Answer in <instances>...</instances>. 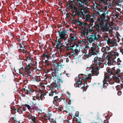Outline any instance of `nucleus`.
Wrapping results in <instances>:
<instances>
[{
	"mask_svg": "<svg viewBox=\"0 0 123 123\" xmlns=\"http://www.w3.org/2000/svg\"><path fill=\"white\" fill-rule=\"evenodd\" d=\"M117 62L118 63H120L121 62V61L119 58H118L117 60Z\"/></svg>",
	"mask_w": 123,
	"mask_h": 123,
	"instance_id": "c03bdc74",
	"label": "nucleus"
},
{
	"mask_svg": "<svg viewBox=\"0 0 123 123\" xmlns=\"http://www.w3.org/2000/svg\"><path fill=\"white\" fill-rule=\"evenodd\" d=\"M56 100L57 102H61L62 100H63V101H64V99L63 98L61 99V98H58V97L57 98H56Z\"/></svg>",
	"mask_w": 123,
	"mask_h": 123,
	"instance_id": "7c9ffc66",
	"label": "nucleus"
},
{
	"mask_svg": "<svg viewBox=\"0 0 123 123\" xmlns=\"http://www.w3.org/2000/svg\"><path fill=\"white\" fill-rule=\"evenodd\" d=\"M32 108L34 110H38V108L37 107H36V106H31Z\"/></svg>",
	"mask_w": 123,
	"mask_h": 123,
	"instance_id": "4c0bfd02",
	"label": "nucleus"
},
{
	"mask_svg": "<svg viewBox=\"0 0 123 123\" xmlns=\"http://www.w3.org/2000/svg\"><path fill=\"white\" fill-rule=\"evenodd\" d=\"M34 105H36V103H35V104H34Z\"/></svg>",
	"mask_w": 123,
	"mask_h": 123,
	"instance_id": "69168bd1",
	"label": "nucleus"
},
{
	"mask_svg": "<svg viewBox=\"0 0 123 123\" xmlns=\"http://www.w3.org/2000/svg\"><path fill=\"white\" fill-rule=\"evenodd\" d=\"M46 57H48V56L47 55H46V56H45Z\"/></svg>",
	"mask_w": 123,
	"mask_h": 123,
	"instance_id": "e2e57ef3",
	"label": "nucleus"
},
{
	"mask_svg": "<svg viewBox=\"0 0 123 123\" xmlns=\"http://www.w3.org/2000/svg\"><path fill=\"white\" fill-rule=\"evenodd\" d=\"M119 13L117 12H116V13H115V15L117 17H118L119 15Z\"/></svg>",
	"mask_w": 123,
	"mask_h": 123,
	"instance_id": "a18cd8bd",
	"label": "nucleus"
},
{
	"mask_svg": "<svg viewBox=\"0 0 123 123\" xmlns=\"http://www.w3.org/2000/svg\"><path fill=\"white\" fill-rule=\"evenodd\" d=\"M91 47L93 48H96V45L95 44L93 43H92V46Z\"/></svg>",
	"mask_w": 123,
	"mask_h": 123,
	"instance_id": "a19ab883",
	"label": "nucleus"
},
{
	"mask_svg": "<svg viewBox=\"0 0 123 123\" xmlns=\"http://www.w3.org/2000/svg\"><path fill=\"white\" fill-rule=\"evenodd\" d=\"M62 108V107H59V110L60 111H61L62 110H61V109Z\"/></svg>",
	"mask_w": 123,
	"mask_h": 123,
	"instance_id": "bf43d9fd",
	"label": "nucleus"
},
{
	"mask_svg": "<svg viewBox=\"0 0 123 123\" xmlns=\"http://www.w3.org/2000/svg\"><path fill=\"white\" fill-rule=\"evenodd\" d=\"M15 110L17 112H18L20 113V111L19 110V108L18 109H15Z\"/></svg>",
	"mask_w": 123,
	"mask_h": 123,
	"instance_id": "864d4df0",
	"label": "nucleus"
},
{
	"mask_svg": "<svg viewBox=\"0 0 123 123\" xmlns=\"http://www.w3.org/2000/svg\"><path fill=\"white\" fill-rule=\"evenodd\" d=\"M105 48V51L106 54H108L109 53V52H108V51L110 49V48L108 46H106Z\"/></svg>",
	"mask_w": 123,
	"mask_h": 123,
	"instance_id": "393cba45",
	"label": "nucleus"
},
{
	"mask_svg": "<svg viewBox=\"0 0 123 123\" xmlns=\"http://www.w3.org/2000/svg\"><path fill=\"white\" fill-rule=\"evenodd\" d=\"M54 65L55 67L56 68H58L60 66L59 64L57 62V63H54Z\"/></svg>",
	"mask_w": 123,
	"mask_h": 123,
	"instance_id": "2f4dec72",
	"label": "nucleus"
},
{
	"mask_svg": "<svg viewBox=\"0 0 123 123\" xmlns=\"http://www.w3.org/2000/svg\"><path fill=\"white\" fill-rule=\"evenodd\" d=\"M108 32L109 33H112V30H110L109 29V30Z\"/></svg>",
	"mask_w": 123,
	"mask_h": 123,
	"instance_id": "5fc2aeb1",
	"label": "nucleus"
},
{
	"mask_svg": "<svg viewBox=\"0 0 123 123\" xmlns=\"http://www.w3.org/2000/svg\"><path fill=\"white\" fill-rule=\"evenodd\" d=\"M76 1V6L78 7L77 8L75 7H74L71 3L67 4L66 6L67 8L69 10L74 12H77L78 9H80L81 11H84L87 8L86 6L88 5L90 2L91 0H75Z\"/></svg>",
	"mask_w": 123,
	"mask_h": 123,
	"instance_id": "f03ea898",
	"label": "nucleus"
},
{
	"mask_svg": "<svg viewBox=\"0 0 123 123\" xmlns=\"http://www.w3.org/2000/svg\"><path fill=\"white\" fill-rule=\"evenodd\" d=\"M58 97L57 96H56L55 97H54V100L53 101V103L55 105L56 104V102H57V101L56 100V98H57Z\"/></svg>",
	"mask_w": 123,
	"mask_h": 123,
	"instance_id": "c756f323",
	"label": "nucleus"
},
{
	"mask_svg": "<svg viewBox=\"0 0 123 123\" xmlns=\"http://www.w3.org/2000/svg\"><path fill=\"white\" fill-rule=\"evenodd\" d=\"M122 41H123V38H122Z\"/></svg>",
	"mask_w": 123,
	"mask_h": 123,
	"instance_id": "0e129e2a",
	"label": "nucleus"
},
{
	"mask_svg": "<svg viewBox=\"0 0 123 123\" xmlns=\"http://www.w3.org/2000/svg\"><path fill=\"white\" fill-rule=\"evenodd\" d=\"M85 11H81L82 15H81L80 17L83 19L85 18V21L89 22H90V23L89 24V26L93 25V23L94 22V20L92 18H91V16L88 13H86L84 12Z\"/></svg>",
	"mask_w": 123,
	"mask_h": 123,
	"instance_id": "6e6552de",
	"label": "nucleus"
},
{
	"mask_svg": "<svg viewBox=\"0 0 123 123\" xmlns=\"http://www.w3.org/2000/svg\"><path fill=\"white\" fill-rule=\"evenodd\" d=\"M115 73L116 74L119 75L120 74V70L119 69H116L115 70Z\"/></svg>",
	"mask_w": 123,
	"mask_h": 123,
	"instance_id": "c85d7f7f",
	"label": "nucleus"
},
{
	"mask_svg": "<svg viewBox=\"0 0 123 123\" xmlns=\"http://www.w3.org/2000/svg\"><path fill=\"white\" fill-rule=\"evenodd\" d=\"M113 50L111 51L110 53L109 58L108 59V62L107 63L108 65L110 66L113 65V63H115L116 61L115 60L116 57L118 56L119 54L117 52V49L114 48Z\"/></svg>",
	"mask_w": 123,
	"mask_h": 123,
	"instance_id": "423d86ee",
	"label": "nucleus"
},
{
	"mask_svg": "<svg viewBox=\"0 0 123 123\" xmlns=\"http://www.w3.org/2000/svg\"><path fill=\"white\" fill-rule=\"evenodd\" d=\"M23 45H22V43H19L18 47H19L21 48H23Z\"/></svg>",
	"mask_w": 123,
	"mask_h": 123,
	"instance_id": "ea45409f",
	"label": "nucleus"
},
{
	"mask_svg": "<svg viewBox=\"0 0 123 123\" xmlns=\"http://www.w3.org/2000/svg\"><path fill=\"white\" fill-rule=\"evenodd\" d=\"M87 24L86 22H82L80 26L82 27H84L85 25H87Z\"/></svg>",
	"mask_w": 123,
	"mask_h": 123,
	"instance_id": "473e14b6",
	"label": "nucleus"
},
{
	"mask_svg": "<svg viewBox=\"0 0 123 123\" xmlns=\"http://www.w3.org/2000/svg\"><path fill=\"white\" fill-rule=\"evenodd\" d=\"M31 70L30 69H27V73L28 74H30V73L31 72Z\"/></svg>",
	"mask_w": 123,
	"mask_h": 123,
	"instance_id": "e433bc0d",
	"label": "nucleus"
},
{
	"mask_svg": "<svg viewBox=\"0 0 123 123\" xmlns=\"http://www.w3.org/2000/svg\"><path fill=\"white\" fill-rule=\"evenodd\" d=\"M103 5V6L102 7L99 6L98 8H97L98 10L99 11V12L103 13L99 16L97 17L96 18L97 20L98 21H100V19L101 20V24H102L103 23L104 24L105 23L104 22H106L105 24H106V23L110 20V18L108 16L106 15L108 13V11L106 10L107 8L106 6H104Z\"/></svg>",
	"mask_w": 123,
	"mask_h": 123,
	"instance_id": "7ed1b4c3",
	"label": "nucleus"
},
{
	"mask_svg": "<svg viewBox=\"0 0 123 123\" xmlns=\"http://www.w3.org/2000/svg\"><path fill=\"white\" fill-rule=\"evenodd\" d=\"M116 88L117 90H118L123 88V86L122 85L121 86L118 85L116 86Z\"/></svg>",
	"mask_w": 123,
	"mask_h": 123,
	"instance_id": "b1692460",
	"label": "nucleus"
},
{
	"mask_svg": "<svg viewBox=\"0 0 123 123\" xmlns=\"http://www.w3.org/2000/svg\"><path fill=\"white\" fill-rule=\"evenodd\" d=\"M122 94V92L121 91H119L118 92H117L118 95L119 96L120 95Z\"/></svg>",
	"mask_w": 123,
	"mask_h": 123,
	"instance_id": "79ce46f5",
	"label": "nucleus"
},
{
	"mask_svg": "<svg viewBox=\"0 0 123 123\" xmlns=\"http://www.w3.org/2000/svg\"><path fill=\"white\" fill-rule=\"evenodd\" d=\"M102 24H99L96 21L95 22L93 27L95 28V31H97L98 33L100 32L101 30L104 32H108L109 30V28L105 27H102Z\"/></svg>",
	"mask_w": 123,
	"mask_h": 123,
	"instance_id": "1a4fd4ad",
	"label": "nucleus"
},
{
	"mask_svg": "<svg viewBox=\"0 0 123 123\" xmlns=\"http://www.w3.org/2000/svg\"><path fill=\"white\" fill-rule=\"evenodd\" d=\"M56 61L59 64L60 67H61L64 65V64L63 63V61L62 59H60L59 60H56Z\"/></svg>",
	"mask_w": 123,
	"mask_h": 123,
	"instance_id": "f3484780",
	"label": "nucleus"
},
{
	"mask_svg": "<svg viewBox=\"0 0 123 123\" xmlns=\"http://www.w3.org/2000/svg\"><path fill=\"white\" fill-rule=\"evenodd\" d=\"M54 94H56L55 90L54 91H51V92L49 93V95L50 96H53Z\"/></svg>",
	"mask_w": 123,
	"mask_h": 123,
	"instance_id": "a878e982",
	"label": "nucleus"
},
{
	"mask_svg": "<svg viewBox=\"0 0 123 123\" xmlns=\"http://www.w3.org/2000/svg\"><path fill=\"white\" fill-rule=\"evenodd\" d=\"M96 31H93V32L91 33L90 35V37L88 39V41L90 43L94 41H97L98 40L99 35L98 34L97 35Z\"/></svg>",
	"mask_w": 123,
	"mask_h": 123,
	"instance_id": "9d476101",
	"label": "nucleus"
},
{
	"mask_svg": "<svg viewBox=\"0 0 123 123\" xmlns=\"http://www.w3.org/2000/svg\"><path fill=\"white\" fill-rule=\"evenodd\" d=\"M22 50V49H18L19 52H20V50Z\"/></svg>",
	"mask_w": 123,
	"mask_h": 123,
	"instance_id": "680f3d73",
	"label": "nucleus"
},
{
	"mask_svg": "<svg viewBox=\"0 0 123 123\" xmlns=\"http://www.w3.org/2000/svg\"><path fill=\"white\" fill-rule=\"evenodd\" d=\"M78 49H75L73 53V54H72V55L74 56L77 55L78 54Z\"/></svg>",
	"mask_w": 123,
	"mask_h": 123,
	"instance_id": "4be33fe9",
	"label": "nucleus"
},
{
	"mask_svg": "<svg viewBox=\"0 0 123 123\" xmlns=\"http://www.w3.org/2000/svg\"><path fill=\"white\" fill-rule=\"evenodd\" d=\"M121 37L120 36L119 34H117L116 38L115 39H114V41L115 42V46L117 45V42H119V41L120 40Z\"/></svg>",
	"mask_w": 123,
	"mask_h": 123,
	"instance_id": "ddd939ff",
	"label": "nucleus"
},
{
	"mask_svg": "<svg viewBox=\"0 0 123 123\" xmlns=\"http://www.w3.org/2000/svg\"><path fill=\"white\" fill-rule=\"evenodd\" d=\"M79 79L77 81V83H81V82L80 81V80H81V78H80V77H79Z\"/></svg>",
	"mask_w": 123,
	"mask_h": 123,
	"instance_id": "58836bf2",
	"label": "nucleus"
},
{
	"mask_svg": "<svg viewBox=\"0 0 123 123\" xmlns=\"http://www.w3.org/2000/svg\"><path fill=\"white\" fill-rule=\"evenodd\" d=\"M101 51L103 52H105L106 53L105 48V47H103L101 49Z\"/></svg>",
	"mask_w": 123,
	"mask_h": 123,
	"instance_id": "c9c22d12",
	"label": "nucleus"
},
{
	"mask_svg": "<svg viewBox=\"0 0 123 123\" xmlns=\"http://www.w3.org/2000/svg\"><path fill=\"white\" fill-rule=\"evenodd\" d=\"M111 0H98V2L100 4L102 3L104 5L108 4V2L111 1Z\"/></svg>",
	"mask_w": 123,
	"mask_h": 123,
	"instance_id": "dca6fc26",
	"label": "nucleus"
},
{
	"mask_svg": "<svg viewBox=\"0 0 123 123\" xmlns=\"http://www.w3.org/2000/svg\"><path fill=\"white\" fill-rule=\"evenodd\" d=\"M22 51H23V53H24L25 52L26 50L25 49H24V48H23L22 49Z\"/></svg>",
	"mask_w": 123,
	"mask_h": 123,
	"instance_id": "8fccbe9b",
	"label": "nucleus"
},
{
	"mask_svg": "<svg viewBox=\"0 0 123 123\" xmlns=\"http://www.w3.org/2000/svg\"><path fill=\"white\" fill-rule=\"evenodd\" d=\"M78 87H80L81 86V83H78Z\"/></svg>",
	"mask_w": 123,
	"mask_h": 123,
	"instance_id": "3c124183",
	"label": "nucleus"
},
{
	"mask_svg": "<svg viewBox=\"0 0 123 123\" xmlns=\"http://www.w3.org/2000/svg\"><path fill=\"white\" fill-rule=\"evenodd\" d=\"M39 77L37 76H35L34 77V80L35 81L38 82L39 81V80H38V79Z\"/></svg>",
	"mask_w": 123,
	"mask_h": 123,
	"instance_id": "bb28decb",
	"label": "nucleus"
},
{
	"mask_svg": "<svg viewBox=\"0 0 123 123\" xmlns=\"http://www.w3.org/2000/svg\"><path fill=\"white\" fill-rule=\"evenodd\" d=\"M25 108L24 107H20L19 108L20 114L23 113V112L25 111Z\"/></svg>",
	"mask_w": 123,
	"mask_h": 123,
	"instance_id": "412c9836",
	"label": "nucleus"
},
{
	"mask_svg": "<svg viewBox=\"0 0 123 123\" xmlns=\"http://www.w3.org/2000/svg\"><path fill=\"white\" fill-rule=\"evenodd\" d=\"M99 12H98L95 11L93 12L92 13V15L93 16V18L94 19H95L97 17V15L98 14H99V15H101V13H100Z\"/></svg>",
	"mask_w": 123,
	"mask_h": 123,
	"instance_id": "4468645a",
	"label": "nucleus"
},
{
	"mask_svg": "<svg viewBox=\"0 0 123 123\" xmlns=\"http://www.w3.org/2000/svg\"><path fill=\"white\" fill-rule=\"evenodd\" d=\"M25 107H26L28 108L29 110H30L31 109V107L29 105L27 104H25Z\"/></svg>",
	"mask_w": 123,
	"mask_h": 123,
	"instance_id": "f704fd0d",
	"label": "nucleus"
},
{
	"mask_svg": "<svg viewBox=\"0 0 123 123\" xmlns=\"http://www.w3.org/2000/svg\"><path fill=\"white\" fill-rule=\"evenodd\" d=\"M114 79L116 82L119 83L120 82V78L118 77H116L114 78Z\"/></svg>",
	"mask_w": 123,
	"mask_h": 123,
	"instance_id": "cd10ccee",
	"label": "nucleus"
},
{
	"mask_svg": "<svg viewBox=\"0 0 123 123\" xmlns=\"http://www.w3.org/2000/svg\"><path fill=\"white\" fill-rule=\"evenodd\" d=\"M105 41L107 42V43L111 47L116 46L115 42L114 41V39H111L106 37L105 38Z\"/></svg>",
	"mask_w": 123,
	"mask_h": 123,
	"instance_id": "9b49d317",
	"label": "nucleus"
},
{
	"mask_svg": "<svg viewBox=\"0 0 123 123\" xmlns=\"http://www.w3.org/2000/svg\"><path fill=\"white\" fill-rule=\"evenodd\" d=\"M31 77V76L30 74H28L27 77L28 78H30Z\"/></svg>",
	"mask_w": 123,
	"mask_h": 123,
	"instance_id": "4d7b16f0",
	"label": "nucleus"
},
{
	"mask_svg": "<svg viewBox=\"0 0 123 123\" xmlns=\"http://www.w3.org/2000/svg\"><path fill=\"white\" fill-rule=\"evenodd\" d=\"M107 72L104 74V79L103 81V87H106L108 85V83L110 84V81L113 78V75L112 72L113 69L109 67L106 68Z\"/></svg>",
	"mask_w": 123,
	"mask_h": 123,
	"instance_id": "39448f33",
	"label": "nucleus"
},
{
	"mask_svg": "<svg viewBox=\"0 0 123 123\" xmlns=\"http://www.w3.org/2000/svg\"><path fill=\"white\" fill-rule=\"evenodd\" d=\"M28 117L29 118L31 119L32 121L33 122H34L35 123V122L37 120L36 118L32 116L31 114H29V115L28 116Z\"/></svg>",
	"mask_w": 123,
	"mask_h": 123,
	"instance_id": "2eb2a0df",
	"label": "nucleus"
},
{
	"mask_svg": "<svg viewBox=\"0 0 123 123\" xmlns=\"http://www.w3.org/2000/svg\"><path fill=\"white\" fill-rule=\"evenodd\" d=\"M24 90L27 94H30L32 92L31 86H25V88L23 89V90Z\"/></svg>",
	"mask_w": 123,
	"mask_h": 123,
	"instance_id": "f8f14e48",
	"label": "nucleus"
},
{
	"mask_svg": "<svg viewBox=\"0 0 123 123\" xmlns=\"http://www.w3.org/2000/svg\"><path fill=\"white\" fill-rule=\"evenodd\" d=\"M54 86L55 87H57L58 86V85L55 83H54L53 84Z\"/></svg>",
	"mask_w": 123,
	"mask_h": 123,
	"instance_id": "603ef678",
	"label": "nucleus"
},
{
	"mask_svg": "<svg viewBox=\"0 0 123 123\" xmlns=\"http://www.w3.org/2000/svg\"><path fill=\"white\" fill-rule=\"evenodd\" d=\"M50 89H51V90H54V88L53 87H51Z\"/></svg>",
	"mask_w": 123,
	"mask_h": 123,
	"instance_id": "052dcab7",
	"label": "nucleus"
},
{
	"mask_svg": "<svg viewBox=\"0 0 123 123\" xmlns=\"http://www.w3.org/2000/svg\"><path fill=\"white\" fill-rule=\"evenodd\" d=\"M96 48L91 47L90 49V53H91L92 55H94L96 54Z\"/></svg>",
	"mask_w": 123,
	"mask_h": 123,
	"instance_id": "a211bd4d",
	"label": "nucleus"
},
{
	"mask_svg": "<svg viewBox=\"0 0 123 123\" xmlns=\"http://www.w3.org/2000/svg\"><path fill=\"white\" fill-rule=\"evenodd\" d=\"M82 22H81L80 21H78L77 23L79 25H80V26L81 24V23Z\"/></svg>",
	"mask_w": 123,
	"mask_h": 123,
	"instance_id": "6e6d98bb",
	"label": "nucleus"
},
{
	"mask_svg": "<svg viewBox=\"0 0 123 123\" xmlns=\"http://www.w3.org/2000/svg\"><path fill=\"white\" fill-rule=\"evenodd\" d=\"M102 59L96 57L94 58V61L92 62V64L91 66L92 70V74H90L87 75L82 74H80L78 75V77L81 78V80H83L84 81L87 80H91L92 75H97L99 74L98 68H101V65L102 64Z\"/></svg>",
	"mask_w": 123,
	"mask_h": 123,
	"instance_id": "f257e3e1",
	"label": "nucleus"
},
{
	"mask_svg": "<svg viewBox=\"0 0 123 123\" xmlns=\"http://www.w3.org/2000/svg\"><path fill=\"white\" fill-rule=\"evenodd\" d=\"M123 2V0H115L113 1L111 4L110 3L108 7L111 9H114L116 12L120 13L121 12V10L120 8H115L116 6H121L122 5L121 3Z\"/></svg>",
	"mask_w": 123,
	"mask_h": 123,
	"instance_id": "0eeeda50",
	"label": "nucleus"
},
{
	"mask_svg": "<svg viewBox=\"0 0 123 123\" xmlns=\"http://www.w3.org/2000/svg\"><path fill=\"white\" fill-rule=\"evenodd\" d=\"M69 61V60H68V58H67L66 59V62H68Z\"/></svg>",
	"mask_w": 123,
	"mask_h": 123,
	"instance_id": "13d9d810",
	"label": "nucleus"
},
{
	"mask_svg": "<svg viewBox=\"0 0 123 123\" xmlns=\"http://www.w3.org/2000/svg\"><path fill=\"white\" fill-rule=\"evenodd\" d=\"M93 31H96L97 32H97V31H95V30H93L92 29H89L88 30L87 32L88 33H92L93 32Z\"/></svg>",
	"mask_w": 123,
	"mask_h": 123,
	"instance_id": "5701e85b",
	"label": "nucleus"
},
{
	"mask_svg": "<svg viewBox=\"0 0 123 123\" xmlns=\"http://www.w3.org/2000/svg\"><path fill=\"white\" fill-rule=\"evenodd\" d=\"M26 67L27 69H29V68L31 67V66L29 64H28L27 65H26Z\"/></svg>",
	"mask_w": 123,
	"mask_h": 123,
	"instance_id": "49530a36",
	"label": "nucleus"
},
{
	"mask_svg": "<svg viewBox=\"0 0 123 123\" xmlns=\"http://www.w3.org/2000/svg\"><path fill=\"white\" fill-rule=\"evenodd\" d=\"M19 73L20 74H21L23 76H24L25 75L22 72L20 71V70Z\"/></svg>",
	"mask_w": 123,
	"mask_h": 123,
	"instance_id": "de8ad7c7",
	"label": "nucleus"
},
{
	"mask_svg": "<svg viewBox=\"0 0 123 123\" xmlns=\"http://www.w3.org/2000/svg\"><path fill=\"white\" fill-rule=\"evenodd\" d=\"M78 83H75L74 85V86L76 87H78Z\"/></svg>",
	"mask_w": 123,
	"mask_h": 123,
	"instance_id": "37998d69",
	"label": "nucleus"
},
{
	"mask_svg": "<svg viewBox=\"0 0 123 123\" xmlns=\"http://www.w3.org/2000/svg\"><path fill=\"white\" fill-rule=\"evenodd\" d=\"M59 36L58 37L59 38L58 39L57 38L56 41L57 43L56 48L58 49H60L62 47H67L68 43H66V42L65 41V43L66 44L65 45V44H64V43H62L60 45L61 42H63V40H64V41H66L67 37V35L63 31L61 32L59 31Z\"/></svg>",
	"mask_w": 123,
	"mask_h": 123,
	"instance_id": "20e7f679",
	"label": "nucleus"
},
{
	"mask_svg": "<svg viewBox=\"0 0 123 123\" xmlns=\"http://www.w3.org/2000/svg\"><path fill=\"white\" fill-rule=\"evenodd\" d=\"M72 34H71L70 35V39L69 40L70 41V42L72 43L74 41L75 39V37L74 36H72Z\"/></svg>",
	"mask_w": 123,
	"mask_h": 123,
	"instance_id": "aec40b11",
	"label": "nucleus"
},
{
	"mask_svg": "<svg viewBox=\"0 0 123 123\" xmlns=\"http://www.w3.org/2000/svg\"><path fill=\"white\" fill-rule=\"evenodd\" d=\"M120 52L123 55V46L120 47Z\"/></svg>",
	"mask_w": 123,
	"mask_h": 123,
	"instance_id": "72a5a7b5",
	"label": "nucleus"
},
{
	"mask_svg": "<svg viewBox=\"0 0 123 123\" xmlns=\"http://www.w3.org/2000/svg\"><path fill=\"white\" fill-rule=\"evenodd\" d=\"M75 46H76V47L77 46V45H76V44H73L71 46V47L72 48H73Z\"/></svg>",
	"mask_w": 123,
	"mask_h": 123,
	"instance_id": "09e8293b",
	"label": "nucleus"
},
{
	"mask_svg": "<svg viewBox=\"0 0 123 123\" xmlns=\"http://www.w3.org/2000/svg\"><path fill=\"white\" fill-rule=\"evenodd\" d=\"M103 41H98L97 43V46L98 47L100 46L102 47L104 45V43H103Z\"/></svg>",
	"mask_w": 123,
	"mask_h": 123,
	"instance_id": "6ab92c4d",
	"label": "nucleus"
}]
</instances>
